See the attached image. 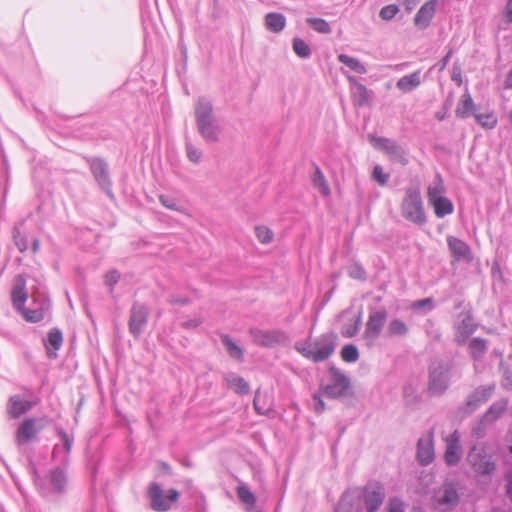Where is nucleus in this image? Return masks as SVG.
I'll return each instance as SVG.
<instances>
[{
    "label": "nucleus",
    "instance_id": "obj_56",
    "mask_svg": "<svg viewBox=\"0 0 512 512\" xmlns=\"http://www.w3.org/2000/svg\"><path fill=\"white\" fill-rule=\"evenodd\" d=\"M120 280V273L117 270H111L107 272L104 276L105 284L113 287L115 286Z\"/></svg>",
    "mask_w": 512,
    "mask_h": 512
},
{
    "label": "nucleus",
    "instance_id": "obj_18",
    "mask_svg": "<svg viewBox=\"0 0 512 512\" xmlns=\"http://www.w3.org/2000/svg\"><path fill=\"white\" fill-rule=\"evenodd\" d=\"M435 457L433 432H429L427 436L419 438L417 442L416 458L420 465H429Z\"/></svg>",
    "mask_w": 512,
    "mask_h": 512
},
{
    "label": "nucleus",
    "instance_id": "obj_39",
    "mask_svg": "<svg viewBox=\"0 0 512 512\" xmlns=\"http://www.w3.org/2000/svg\"><path fill=\"white\" fill-rule=\"evenodd\" d=\"M312 183L313 186L317 188L319 192L322 193L323 195L327 196L330 194L329 185L318 166H315V172L312 176Z\"/></svg>",
    "mask_w": 512,
    "mask_h": 512
},
{
    "label": "nucleus",
    "instance_id": "obj_7",
    "mask_svg": "<svg viewBox=\"0 0 512 512\" xmlns=\"http://www.w3.org/2000/svg\"><path fill=\"white\" fill-rule=\"evenodd\" d=\"M455 309H462L454 323L456 331L454 341L457 345L461 346L477 330L478 325L474 321L472 307L469 303L466 304L464 301H459L455 305Z\"/></svg>",
    "mask_w": 512,
    "mask_h": 512
},
{
    "label": "nucleus",
    "instance_id": "obj_63",
    "mask_svg": "<svg viewBox=\"0 0 512 512\" xmlns=\"http://www.w3.org/2000/svg\"><path fill=\"white\" fill-rule=\"evenodd\" d=\"M169 303L174 305H187L190 303V300L187 297L172 296L169 299Z\"/></svg>",
    "mask_w": 512,
    "mask_h": 512
},
{
    "label": "nucleus",
    "instance_id": "obj_64",
    "mask_svg": "<svg viewBox=\"0 0 512 512\" xmlns=\"http://www.w3.org/2000/svg\"><path fill=\"white\" fill-rule=\"evenodd\" d=\"M505 17L508 23H512V0H508L505 6Z\"/></svg>",
    "mask_w": 512,
    "mask_h": 512
},
{
    "label": "nucleus",
    "instance_id": "obj_35",
    "mask_svg": "<svg viewBox=\"0 0 512 512\" xmlns=\"http://www.w3.org/2000/svg\"><path fill=\"white\" fill-rule=\"evenodd\" d=\"M445 187L442 181L441 176L438 174L435 178V181L432 185H430L427 189V198L429 204H432L436 201V199L444 198Z\"/></svg>",
    "mask_w": 512,
    "mask_h": 512
},
{
    "label": "nucleus",
    "instance_id": "obj_1",
    "mask_svg": "<svg viewBox=\"0 0 512 512\" xmlns=\"http://www.w3.org/2000/svg\"><path fill=\"white\" fill-rule=\"evenodd\" d=\"M195 122L199 135L208 144L220 140L221 126L214 114L213 104L205 97H199L194 109Z\"/></svg>",
    "mask_w": 512,
    "mask_h": 512
},
{
    "label": "nucleus",
    "instance_id": "obj_30",
    "mask_svg": "<svg viewBox=\"0 0 512 512\" xmlns=\"http://www.w3.org/2000/svg\"><path fill=\"white\" fill-rule=\"evenodd\" d=\"M265 26L267 30L279 33L286 26V17L282 13L270 12L265 16Z\"/></svg>",
    "mask_w": 512,
    "mask_h": 512
},
{
    "label": "nucleus",
    "instance_id": "obj_60",
    "mask_svg": "<svg viewBox=\"0 0 512 512\" xmlns=\"http://www.w3.org/2000/svg\"><path fill=\"white\" fill-rule=\"evenodd\" d=\"M413 309H423L427 308L428 310L433 309V299L428 297L425 299L417 300L412 304Z\"/></svg>",
    "mask_w": 512,
    "mask_h": 512
},
{
    "label": "nucleus",
    "instance_id": "obj_9",
    "mask_svg": "<svg viewBox=\"0 0 512 512\" xmlns=\"http://www.w3.org/2000/svg\"><path fill=\"white\" fill-rule=\"evenodd\" d=\"M147 496L150 500L152 510L156 512H167L171 508V503L178 501L180 494L176 489L171 488L167 490L164 495L161 486L156 482H152L149 485Z\"/></svg>",
    "mask_w": 512,
    "mask_h": 512
},
{
    "label": "nucleus",
    "instance_id": "obj_10",
    "mask_svg": "<svg viewBox=\"0 0 512 512\" xmlns=\"http://www.w3.org/2000/svg\"><path fill=\"white\" fill-rule=\"evenodd\" d=\"M249 335L254 344L264 348L287 345L290 342L289 335L281 329L264 330L252 327L249 329Z\"/></svg>",
    "mask_w": 512,
    "mask_h": 512
},
{
    "label": "nucleus",
    "instance_id": "obj_59",
    "mask_svg": "<svg viewBox=\"0 0 512 512\" xmlns=\"http://www.w3.org/2000/svg\"><path fill=\"white\" fill-rule=\"evenodd\" d=\"M321 390L313 395L314 410L317 414H321L325 410V403L322 399Z\"/></svg>",
    "mask_w": 512,
    "mask_h": 512
},
{
    "label": "nucleus",
    "instance_id": "obj_33",
    "mask_svg": "<svg viewBox=\"0 0 512 512\" xmlns=\"http://www.w3.org/2000/svg\"><path fill=\"white\" fill-rule=\"evenodd\" d=\"M236 493L239 500L246 505V510L248 512H252L256 505L257 499L250 488L245 484L239 485L236 488Z\"/></svg>",
    "mask_w": 512,
    "mask_h": 512
},
{
    "label": "nucleus",
    "instance_id": "obj_34",
    "mask_svg": "<svg viewBox=\"0 0 512 512\" xmlns=\"http://www.w3.org/2000/svg\"><path fill=\"white\" fill-rule=\"evenodd\" d=\"M220 339L221 343L226 348V351L231 358H234L239 361L243 360V349L239 345H237L229 335L222 334L220 336Z\"/></svg>",
    "mask_w": 512,
    "mask_h": 512
},
{
    "label": "nucleus",
    "instance_id": "obj_62",
    "mask_svg": "<svg viewBox=\"0 0 512 512\" xmlns=\"http://www.w3.org/2000/svg\"><path fill=\"white\" fill-rule=\"evenodd\" d=\"M201 324H202L201 318H194V319H189L187 321L182 322L181 326L185 329H193V328H197Z\"/></svg>",
    "mask_w": 512,
    "mask_h": 512
},
{
    "label": "nucleus",
    "instance_id": "obj_57",
    "mask_svg": "<svg viewBox=\"0 0 512 512\" xmlns=\"http://www.w3.org/2000/svg\"><path fill=\"white\" fill-rule=\"evenodd\" d=\"M348 273H349V276L354 279L364 280L366 278L365 270L360 265H357V264L352 265L349 268Z\"/></svg>",
    "mask_w": 512,
    "mask_h": 512
},
{
    "label": "nucleus",
    "instance_id": "obj_55",
    "mask_svg": "<svg viewBox=\"0 0 512 512\" xmlns=\"http://www.w3.org/2000/svg\"><path fill=\"white\" fill-rule=\"evenodd\" d=\"M159 201L167 209L183 212V209L177 205L176 200L173 197L162 194L159 196Z\"/></svg>",
    "mask_w": 512,
    "mask_h": 512
},
{
    "label": "nucleus",
    "instance_id": "obj_8",
    "mask_svg": "<svg viewBox=\"0 0 512 512\" xmlns=\"http://www.w3.org/2000/svg\"><path fill=\"white\" fill-rule=\"evenodd\" d=\"M330 381L321 385V392L328 398L339 399L351 394V381L348 376L335 366L329 368Z\"/></svg>",
    "mask_w": 512,
    "mask_h": 512
},
{
    "label": "nucleus",
    "instance_id": "obj_38",
    "mask_svg": "<svg viewBox=\"0 0 512 512\" xmlns=\"http://www.w3.org/2000/svg\"><path fill=\"white\" fill-rule=\"evenodd\" d=\"M337 59L340 63L346 65L348 68L359 74H365L367 72L365 65L357 58L346 54H339Z\"/></svg>",
    "mask_w": 512,
    "mask_h": 512
},
{
    "label": "nucleus",
    "instance_id": "obj_6",
    "mask_svg": "<svg viewBox=\"0 0 512 512\" xmlns=\"http://www.w3.org/2000/svg\"><path fill=\"white\" fill-rule=\"evenodd\" d=\"M452 363L450 361L437 360L430 364L428 374V392L432 396H441L449 388Z\"/></svg>",
    "mask_w": 512,
    "mask_h": 512
},
{
    "label": "nucleus",
    "instance_id": "obj_11",
    "mask_svg": "<svg viewBox=\"0 0 512 512\" xmlns=\"http://www.w3.org/2000/svg\"><path fill=\"white\" fill-rule=\"evenodd\" d=\"M359 493L366 512L378 511L385 499L384 486L376 481L359 488Z\"/></svg>",
    "mask_w": 512,
    "mask_h": 512
},
{
    "label": "nucleus",
    "instance_id": "obj_24",
    "mask_svg": "<svg viewBox=\"0 0 512 512\" xmlns=\"http://www.w3.org/2000/svg\"><path fill=\"white\" fill-rule=\"evenodd\" d=\"M36 404V401L24 400L19 395H13L8 399L6 409L10 418L18 419L30 411Z\"/></svg>",
    "mask_w": 512,
    "mask_h": 512
},
{
    "label": "nucleus",
    "instance_id": "obj_14",
    "mask_svg": "<svg viewBox=\"0 0 512 512\" xmlns=\"http://www.w3.org/2000/svg\"><path fill=\"white\" fill-rule=\"evenodd\" d=\"M150 310L147 305L139 302L133 303L130 309L128 321L129 332L136 338H140L148 323Z\"/></svg>",
    "mask_w": 512,
    "mask_h": 512
},
{
    "label": "nucleus",
    "instance_id": "obj_52",
    "mask_svg": "<svg viewBox=\"0 0 512 512\" xmlns=\"http://www.w3.org/2000/svg\"><path fill=\"white\" fill-rule=\"evenodd\" d=\"M372 177L379 185L384 186L387 184L390 175L384 173L383 168L380 165H376L373 168Z\"/></svg>",
    "mask_w": 512,
    "mask_h": 512
},
{
    "label": "nucleus",
    "instance_id": "obj_23",
    "mask_svg": "<svg viewBox=\"0 0 512 512\" xmlns=\"http://www.w3.org/2000/svg\"><path fill=\"white\" fill-rule=\"evenodd\" d=\"M347 79L352 86L351 95L355 106L364 107L369 105L372 98V91L368 90L363 84L359 83L354 76L348 75Z\"/></svg>",
    "mask_w": 512,
    "mask_h": 512
},
{
    "label": "nucleus",
    "instance_id": "obj_12",
    "mask_svg": "<svg viewBox=\"0 0 512 512\" xmlns=\"http://www.w3.org/2000/svg\"><path fill=\"white\" fill-rule=\"evenodd\" d=\"M48 417L27 418L18 427L15 435L17 445L21 446L36 439L37 434L48 424Z\"/></svg>",
    "mask_w": 512,
    "mask_h": 512
},
{
    "label": "nucleus",
    "instance_id": "obj_40",
    "mask_svg": "<svg viewBox=\"0 0 512 512\" xmlns=\"http://www.w3.org/2000/svg\"><path fill=\"white\" fill-rule=\"evenodd\" d=\"M474 117L479 125L485 129H493L497 124V117L492 112L479 113L475 112Z\"/></svg>",
    "mask_w": 512,
    "mask_h": 512
},
{
    "label": "nucleus",
    "instance_id": "obj_31",
    "mask_svg": "<svg viewBox=\"0 0 512 512\" xmlns=\"http://www.w3.org/2000/svg\"><path fill=\"white\" fill-rule=\"evenodd\" d=\"M225 381L237 394L247 395L250 392L248 382L241 376L235 373H228L225 376Z\"/></svg>",
    "mask_w": 512,
    "mask_h": 512
},
{
    "label": "nucleus",
    "instance_id": "obj_45",
    "mask_svg": "<svg viewBox=\"0 0 512 512\" xmlns=\"http://www.w3.org/2000/svg\"><path fill=\"white\" fill-rule=\"evenodd\" d=\"M187 158L190 162L198 164L201 162L203 152L201 149L194 146L189 140L186 139L185 143Z\"/></svg>",
    "mask_w": 512,
    "mask_h": 512
},
{
    "label": "nucleus",
    "instance_id": "obj_2",
    "mask_svg": "<svg viewBox=\"0 0 512 512\" xmlns=\"http://www.w3.org/2000/svg\"><path fill=\"white\" fill-rule=\"evenodd\" d=\"M66 468L67 466L60 464L49 471L46 479H42L34 470V481L43 497L56 500L66 493L68 485Z\"/></svg>",
    "mask_w": 512,
    "mask_h": 512
},
{
    "label": "nucleus",
    "instance_id": "obj_29",
    "mask_svg": "<svg viewBox=\"0 0 512 512\" xmlns=\"http://www.w3.org/2000/svg\"><path fill=\"white\" fill-rule=\"evenodd\" d=\"M421 84L420 71H415L410 75L401 77L397 83V88L403 93H409Z\"/></svg>",
    "mask_w": 512,
    "mask_h": 512
},
{
    "label": "nucleus",
    "instance_id": "obj_28",
    "mask_svg": "<svg viewBox=\"0 0 512 512\" xmlns=\"http://www.w3.org/2000/svg\"><path fill=\"white\" fill-rule=\"evenodd\" d=\"M475 104L469 93H464L457 105L455 110V114L458 118L465 119L469 117L471 114L474 116Z\"/></svg>",
    "mask_w": 512,
    "mask_h": 512
},
{
    "label": "nucleus",
    "instance_id": "obj_17",
    "mask_svg": "<svg viewBox=\"0 0 512 512\" xmlns=\"http://www.w3.org/2000/svg\"><path fill=\"white\" fill-rule=\"evenodd\" d=\"M57 433L62 440V445L56 444L53 447L52 459L58 460L61 465L68 466L69 455L72 448L73 438L62 428L57 429Z\"/></svg>",
    "mask_w": 512,
    "mask_h": 512
},
{
    "label": "nucleus",
    "instance_id": "obj_5",
    "mask_svg": "<svg viewBox=\"0 0 512 512\" xmlns=\"http://www.w3.org/2000/svg\"><path fill=\"white\" fill-rule=\"evenodd\" d=\"M400 209L402 217L416 226L422 227L427 223L423 200L418 188L409 187L405 190Z\"/></svg>",
    "mask_w": 512,
    "mask_h": 512
},
{
    "label": "nucleus",
    "instance_id": "obj_13",
    "mask_svg": "<svg viewBox=\"0 0 512 512\" xmlns=\"http://www.w3.org/2000/svg\"><path fill=\"white\" fill-rule=\"evenodd\" d=\"M84 159L88 163L90 171L99 187L105 191L108 196L112 197V182L109 175L108 163L100 157L85 156Z\"/></svg>",
    "mask_w": 512,
    "mask_h": 512
},
{
    "label": "nucleus",
    "instance_id": "obj_41",
    "mask_svg": "<svg viewBox=\"0 0 512 512\" xmlns=\"http://www.w3.org/2000/svg\"><path fill=\"white\" fill-rule=\"evenodd\" d=\"M292 47L295 54L300 58L307 59L312 54L310 46L301 38H294Z\"/></svg>",
    "mask_w": 512,
    "mask_h": 512
},
{
    "label": "nucleus",
    "instance_id": "obj_3",
    "mask_svg": "<svg viewBox=\"0 0 512 512\" xmlns=\"http://www.w3.org/2000/svg\"><path fill=\"white\" fill-rule=\"evenodd\" d=\"M337 335L334 332L322 334L311 343H296L295 349L305 358L315 362L327 360L335 351Z\"/></svg>",
    "mask_w": 512,
    "mask_h": 512
},
{
    "label": "nucleus",
    "instance_id": "obj_25",
    "mask_svg": "<svg viewBox=\"0 0 512 512\" xmlns=\"http://www.w3.org/2000/svg\"><path fill=\"white\" fill-rule=\"evenodd\" d=\"M437 4L438 0L425 2L414 17V24L421 29H426L435 15Z\"/></svg>",
    "mask_w": 512,
    "mask_h": 512
},
{
    "label": "nucleus",
    "instance_id": "obj_16",
    "mask_svg": "<svg viewBox=\"0 0 512 512\" xmlns=\"http://www.w3.org/2000/svg\"><path fill=\"white\" fill-rule=\"evenodd\" d=\"M387 316L388 313L385 308L370 311L364 331L366 340L375 341L380 336Z\"/></svg>",
    "mask_w": 512,
    "mask_h": 512
},
{
    "label": "nucleus",
    "instance_id": "obj_61",
    "mask_svg": "<svg viewBox=\"0 0 512 512\" xmlns=\"http://www.w3.org/2000/svg\"><path fill=\"white\" fill-rule=\"evenodd\" d=\"M504 480L506 496L512 502V470L505 473Z\"/></svg>",
    "mask_w": 512,
    "mask_h": 512
},
{
    "label": "nucleus",
    "instance_id": "obj_32",
    "mask_svg": "<svg viewBox=\"0 0 512 512\" xmlns=\"http://www.w3.org/2000/svg\"><path fill=\"white\" fill-rule=\"evenodd\" d=\"M507 409V401L501 400L494 402L482 417L483 423L495 422Z\"/></svg>",
    "mask_w": 512,
    "mask_h": 512
},
{
    "label": "nucleus",
    "instance_id": "obj_58",
    "mask_svg": "<svg viewBox=\"0 0 512 512\" xmlns=\"http://www.w3.org/2000/svg\"><path fill=\"white\" fill-rule=\"evenodd\" d=\"M388 512H405L404 503L399 498H391L388 504Z\"/></svg>",
    "mask_w": 512,
    "mask_h": 512
},
{
    "label": "nucleus",
    "instance_id": "obj_36",
    "mask_svg": "<svg viewBox=\"0 0 512 512\" xmlns=\"http://www.w3.org/2000/svg\"><path fill=\"white\" fill-rule=\"evenodd\" d=\"M430 205L434 208V213L438 218H444L454 211V205L447 197L436 199V201Z\"/></svg>",
    "mask_w": 512,
    "mask_h": 512
},
{
    "label": "nucleus",
    "instance_id": "obj_4",
    "mask_svg": "<svg viewBox=\"0 0 512 512\" xmlns=\"http://www.w3.org/2000/svg\"><path fill=\"white\" fill-rule=\"evenodd\" d=\"M459 484L454 480H446L432 491L431 507L438 512H451L460 503Z\"/></svg>",
    "mask_w": 512,
    "mask_h": 512
},
{
    "label": "nucleus",
    "instance_id": "obj_48",
    "mask_svg": "<svg viewBox=\"0 0 512 512\" xmlns=\"http://www.w3.org/2000/svg\"><path fill=\"white\" fill-rule=\"evenodd\" d=\"M19 311L22 312L24 318L28 322L37 323L44 319V310L42 308L31 310V309H25L23 307V310H19Z\"/></svg>",
    "mask_w": 512,
    "mask_h": 512
},
{
    "label": "nucleus",
    "instance_id": "obj_44",
    "mask_svg": "<svg viewBox=\"0 0 512 512\" xmlns=\"http://www.w3.org/2000/svg\"><path fill=\"white\" fill-rule=\"evenodd\" d=\"M12 234H13L14 244L16 245V247L18 248V250L21 253H24L28 249L27 237L21 233L18 225H15L13 227Z\"/></svg>",
    "mask_w": 512,
    "mask_h": 512
},
{
    "label": "nucleus",
    "instance_id": "obj_22",
    "mask_svg": "<svg viewBox=\"0 0 512 512\" xmlns=\"http://www.w3.org/2000/svg\"><path fill=\"white\" fill-rule=\"evenodd\" d=\"M378 145L383 149L392 161L398 162L405 166L408 164L405 150L394 140L387 138H378Z\"/></svg>",
    "mask_w": 512,
    "mask_h": 512
},
{
    "label": "nucleus",
    "instance_id": "obj_54",
    "mask_svg": "<svg viewBox=\"0 0 512 512\" xmlns=\"http://www.w3.org/2000/svg\"><path fill=\"white\" fill-rule=\"evenodd\" d=\"M425 332L429 338H431L434 342H439L441 340V332L439 329L435 327L433 321L428 320L425 324Z\"/></svg>",
    "mask_w": 512,
    "mask_h": 512
},
{
    "label": "nucleus",
    "instance_id": "obj_46",
    "mask_svg": "<svg viewBox=\"0 0 512 512\" xmlns=\"http://www.w3.org/2000/svg\"><path fill=\"white\" fill-rule=\"evenodd\" d=\"M341 358L348 363L356 362L359 359V352L355 345H345L341 350Z\"/></svg>",
    "mask_w": 512,
    "mask_h": 512
},
{
    "label": "nucleus",
    "instance_id": "obj_21",
    "mask_svg": "<svg viewBox=\"0 0 512 512\" xmlns=\"http://www.w3.org/2000/svg\"><path fill=\"white\" fill-rule=\"evenodd\" d=\"M447 246L452 258L455 261L470 262L472 260V254L469 245L460 238L448 236Z\"/></svg>",
    "mask_w": 512,
    "mask_h": 512
},
{
    "label": "nucleus",
    "instance_id": "obj_53",
    "mask_svg": "<svg viewBox=\"0 0 512 512\" xmlns=\"http://www.w3.org/2000/svg\"><path fill=\"white\" fill-rule=\"evenodd\" d=\"M500 370L503 377V387L506 389H512V369L501 362Z\"/></svg>",
    "mask_w": 512,
    "mask_h": 512
},
{
    "label": "nucleus",
    "instance_id": "obj_27",
    "mask_svg": "<svg viewBox=\"0 0 512 512\" xmlns=\"http://www.w3.org/2000/svg\"><path fill=\"white\" fill-rule=\"evenodd\" d=\"M469 355L474 361H481L488 351V341L484 338L474 337L468 342Z\"/></svg>",
    "mask_w": 512,
    "mask_h": 512
},
{
    "label": "nucleus",
    "instance_id": "obj_47",
    "mask_svg": "<svg viewBox=\"0 0 512 512\" xmlns=\"http://www.w3.org/2000/svg\"><path fill=\"white\" fill-rule=\"evenodd\" d=\"M361 323V315H359L352 324L344 325L342 327L341 335L345 338L354 337L359 332Z\"/></svg>",
    "mask_w": 512,
    "mask_h": 512
},
{
    "label": "nucleus",
    "instance_id": "obj_42",
    "mask_svg": "<svg viewBox=\"0 0 512 512\" xmlns=\"http://www.w3.org/2000/svg\"><path fill=\"white\" fill-rule=\"evenodd\" d=\"M307 24L316 32L329 34L331 32L330 24L322 18L311 17L306 19Z\"/></svg>",
    "mask_w": 512,
    "mask_h": 512
},
{
    "label": "nucleus",
    "instance_id": "obj_26",
    "mask_svg": "<svg viewBox=\"0 0 512 512\" xmlns=\"http://www.w3.org/2000/svg\"><path fill=\"white\" fill-rule=\"evenodd\" d=\"M26 278L23 274L15 276V284L12 289L11 298L13 306L16 310H23L28 294L25 291Z\"/></svg>",
    "mask_w": 512,
    "mask_h": 512
},
{
    "label": "nucleus",
    "instance_id": "obj_15",
    "mask_svg": "<svg viewBox=\"0 0 512 512\" xmlns=\"http://www.w3.org/2000/svg\"><path fill=\"white\" fill-rule=\"evenodd\" d=\"M467 461L473 470L480 475L491 476L496 470V464L492 461L484 449L473 447L468 455Z\"/></svg>",
    "mask_w": 512,
    "mask_h": 512
},
{
    "label": "nucleus",
    "instance_id": "obj_37",
    "mask_svg": "<svg viewBox=\"0 0 512 512\" xmlns=\"http://www.w3.org/2000/svg\"><path fill=\"white\" fill-rule=\"evenodd\" d=\"M408 332V326L398 318L392 319L387 327V335L389 337H404Z\"/></svg>",
    "mask_w": 512,
    "mask_h": 512
},
{
    "label": "nucleus",
    "instance_id": "obj_20",
    "mask_svg": "<svg viewBox=\"0 0 512 512\" xmlns=\"http://www.w3.org/2000/svg\"><path fill=\"white\" fill-rule=\"evenodd\" d=\"M494 386H479L477 387L466 399L464 407L467 414H471L475 411L482 403L486 402L492 392Z\"/></svg>",
    "mask_w": 512,
    "mask_h": 512
},
{
    "label": "nucleus",
    "instance_id": "obj_19",
    "mask_svg": "<svg viewBox=\"0 0 512 512\" xmlns=\"http://www.w3.org/2000/svg\"><path fill=\"white\" fill-rule=\"evenodd\" d=\"M363 505L360 498L359 488L345 492L334 512H362Z\"/></svg>",
    "mask_w": 512,
    "mask_h": 512
},
{
    "label": "nucleus",
    "instance_id": "obj_50",
    "mask_svg": "<svg viewBox=\"0 0 512 512\" xmlns=\"http://www.w3.org/2000/svg\"><path fill=\"white\" fill-rule=\"evenodd\" d=\"M63 342V335L60 329L52 328L48 333V343L54 350L60 349Z\"/></svg>",
    "mask_w": 512,
    "mask_h": 512
},
{
    "label": "nucleus",
    "instance_id": "obj_49",
    "mask_svg": "<svg viewBox=\"0 0 512 512\" xmlns=\"http://www.w3.org/2000/svg\"><path fill=\"white\" fill-rule=\"evenodd\" d=\"M255 234L257 239L263 244L272 242L274 236L272 230L266 226L255 227Z\"/></svg>",
    "mask_w": 512,
    "mask_h": 512
},
{
    "label": "nucleus",
    "instance_id": "obj_51",
    "mask_svg": "<svg viewBox=\"0 0 512 512\" xmlns=\"http://www.w3.org/2000/svg\"><path fill=\"white\" fill-rule=\"evenodd\" d=\"M398 12H399L398 6L395 4H390V5L384 6L380 10L379 16L381 19L388 21V20L393 19Z\"/></svg>",
    "mask_w": 512,
    "mask_h": 512
},
{
    "label": "nucleus",
    "instance_id": "obj_43",
    "mask_svg": "<svg viewBox=\"0 0 512 512\" xmlns=\"http://www.w3.org/2000/svg\"><path fill=\"white\" fill-rule=\"evenodd\" d=\"M444 458L445 462L449 466H454L460 461L461 455L458 449V445L456 443H450L447 446Z\"/></svg>",
    "mask_w": 512,
    "mask_h": 512
}]
</instances>
